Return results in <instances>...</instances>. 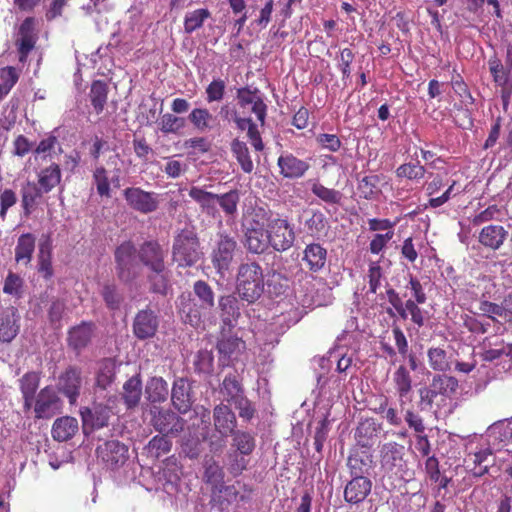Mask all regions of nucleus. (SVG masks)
Masks as SVG:
<instances>
[{"mask_svg": "<svg viewBox=\"0 0 512 512\" xmlns=\"http://www.w3.org/2000/svg\"><path fill=\"white\" fill-rule=\"evenodd\" d=\"M136 252L143 266L152 273L148 276L151 290L166 295L169 289V271L165 263L166 252L161 244L157 240H148Z\"/></svg>", "mask_w": 512, "mask_h": 512, "instance_id": "nucleus-1", "label": "nucleus"}, {"mask_svg": "<svg viewBox=\"0 0 512 512\" xmlns=\"http://www.w3.org/2000/svg\"><path fill=\"white\" fill-rule=\"evenodd\" d=\"M203 257L200 239L193 228H183L176 232L172 243V260L180 268H189Z\"/></svg>", "mask_w": 512, "mask_h": 512, "instance_id": "nucleus-2", "label": "nucleus"}, {"mask_svg": "<svg viewBox=\"0 0 512 512\" xmlns=\"http://www.w3.org/2000/svg\"><path fill=\"white\" fill-rule=\"evenodd\" d=\"M265 287L264 272L256 261L241 263L236 274V290L239 297L248 303L256 302Z\"/></svg>", "mask_w": 512, "mask_h": 512, "instance_id": "nucleus-3", "label": "nucleus"}, {"mask_svg": "<svg viewBox=\"0 0 512 512\" xmlns=\"http://www.w3.org/2000/svg\"><path fill=\"white\" fill-rule=\"evenodd\" d=\"M271 211L263 207L254 209V216L267 221L270 248L276 252H286L293 247L296 235L293 225L287 218H271Z\"/></svg>", "mask_w": 512, "mask_h": 512, "instance_id": "nucleus-4", "label": "nucleus"}, {"mask_svg": "<svg viewBox=\"0 0 512 512\" xmlns=\"http://www.w3.org/2000/svg\"><path fill=\"white\" fill-rule=\"evenodd\" d=\"M459 387L458 380L446 374L433 376L428 387L419 390L421 402L428 406L436 404L438 407L451 400Z\"/></svg>", "mask_w": 512, "mask_h": 512, "instance_id": "nucleus-5", "label": "nucleus"}, {"mask_svg": "<svg viewBox=\"0 0 512 512\" xmlns=\"http://www.w3.org/2000/svg\"><path fill=\"white\" fill-rule=\"evenodd\" d=\"M135 254L136 248L131 241H125L115 249L116 274L123 283H130L139 275Z\"/></svg>", "mask_w": 512, "mask_h": 512, "instance_id": "nucleus-6", "label": "nucleus"}, {"mask_svg": "<svg viewBox=\"0 0 512 512\" xmlns=\"http://www.w3.org/2000/svg\"><path fill=\"white\" fill-rule=\"evenodd\" d=\"M238 243L234 236L219 233L218 239L211 253L213 267L220 274L228 271L233 262Z\"/></svg>", "mask_w": 512, "mask_h": 512, "instance_id": "nucleus-7", "label": "nucleus"}, {"mask_svg": "<svg viewBox=\"0 0 512 512\" xmlns=\"http://www.w3.org/2000/svg\"><path fill=\"white\" fill-rule=\"evenodd\" d=\"M62 402L54 387L47 385L34 398L32 408L36 419H49L60 412Z\"/></svg>", "mask_w": 512, "mask_h": 512, "instance_id": "nucleus-8", "label": "nucleus"}, {"mask_svg": "<svg viewBox=\"0 0 512 512\" xmlns=\"http://www.w3.org/2000/svg\"><path fill=\"white\" fill-rule=\"evenodd\" d=\"M151 423L159 433L177 437L184 430L186 421L171 410L155 408Z\"/></svg>", "mask_w": 512, "mask_h": 512, "instance_id": "nucleus-9", "label": "nucleus"}, {"mask_svg": "<svg viewBox=\"0 0 512 512\" xmlns=\"http://www.w3.org/2000/svg\"><path fill=\"white\" fill-rule=\"evenodd\" d=\"M123 196L131 209L142 214L152 213L159 207L158 195L154 192L145 191L140 187L124 189Z\"/></svg>", "mask_w": 512, "mask_h": 512, "instance_id": "nucleus-10", "label": "nucleus"}, {"mask_svg": "<svg viewBox=\"0 0 512 512\" xmlns=\"http://www.w3.org/2000/svg\"><path fill=\"white\" fill-rule=\"evenodd\" d=\"M405 447L396 442H387L380 450L381 468L390 474L401 475L405 469Z\"/></svg>", "mask_w": 512, "mask_h": 512, "instance_id": "nucleus-11", "label": "nucleus"}, {"mask_svg": "<svg viewBox=\"0 0 512 512\" xmlns=\"http://www.w3.org/2000/svg\"><path fill=\"white\" fill-rule=\"evenodd\" d=\"M261 219L254 218L244 233V245L249 253L263 254L270 248L268 227L264 228Z\"/></svg>", "mask_w": 512, "mask_h": 512, "instance_id": "nucleus-12", "label": "nucleus"}, {"mask_svg": "<svg viewBox=\"0 0 512 512\" xmlns=\"http://www.w3.org/2000/svg\"><path fill=\"white\" fill-rule=\"evenodd\" d=\"M457 182L454 180L448 186V188L440 195L436 196L444 187L443 178L441 175L436 174L433 179L425 184V193L429 197V200L424 204V209L428 208H439L447 203L452 197L459 194L460 191H456Z\"/></svg>", "mask_w": 512, "mask_h": 512, "instance_id": "nucleus-13", "label": "nucleus"}, {"mask_svg": "<svg viewBox=\"0 0 512 512\" xmlns=\"http://www.w3.org/2000/svg\"><path fill=\"white\" fill-rule=\"evenodd\" d=\"M96 325L92 321H82L78 325L71 327L67 332V345L80 355L92 342L95 335Z\"/></svg>", "mask_w": 512, "mask_h": 512, "instance_id": "nucleus-14", "label": "nucleus"}, {"mask_svg": "<svg viewBox=\"0 0 512 512\" xmlns=\"http://www.w3.org/2000/svg\"><path fill=\"white\" fill-rule=\"evenodd\" d=\"M82 371L79 367L70 365L59 376L58 390L65 397L71 405H74L80 395L82 386Z\"/></svg>", "mask_w": 512, "mask_h": 512, "instance_id": "nucleus-15", "label": "nucleus"}, {"mask_svg": "<svg viewBox=\"0 0 512 512\" xmlns=\"http://www.w3.org/2000/svg\"><path fill=\"white\" fill-rule=\"evenodd\" d=\"M159 327L157 314L150 308L139 310L132 323L134 336L139 340L153 338Z\"/></svg>", "mask_w": 512, "mask_h": 512, "instance_id": "nucleus-16", "label": "nucleus"}, {"mask_svg": "<svg viewBox=\"0 0 512 512\" xmlns=\"http://www.w3.org/2000/svg\"><path fill=\"white\" fill-rule=\"evenodd\" d=\"M36 20L34 17H27L19 27V38L16 40L19 62L25 63L30 52L35 48L37 34L35 33Z\"/></svg>", "mask_w": 512, "mask_h": 512, "instance_id": "nucleus-17", "label": "nucleus"}, {"mask_svg": "<svg viewBox=\"0 0 512 512\" xmlns=\"http://www.w3.org/2000/svg\"><path fill=\"white\" fill-rule=\"evenodd\" d=\"M97 456L112 469L128 459V447L118 440H109L97 447Z\"/></svg>", "mask_w": 512, "mask_h": 512, "instance_id": "nucleus-18", "label": "nucleus"}, {"mask_svg": "<svg viewBox=\"0 0 512 512\" xmlns=\"http://www.w3.org/2000/svg\"><path fill=\"white\" fill-rule=\"evenodd\" d=\"M237 100L240 107L251 105V112L257 117L261 125L265 124L267 117V105L262 93L257 89L242 87L237 90Z\"/></svg>", "mask_w": 512, "mask_h": 512, "instance_id": "nucleus-19", "label": "nucleus"}, {"mask_svg": "<svg viewBox=\"0 0 512 512\" xmlns=\"http://www.w3.org/2000/svg\"><path fill=\"white\" fill-rule=\"evenodd\" d=\"M464 461L469 471L475 477H482L487 474L490 467L495 463L493 452L490 447L480 448L477 451L469 452Z\"/></svg>", "mask_w": 512, "mask_h": 512, "instance_id": "nucleus-20", "label": "nucleus"}, {"mask_svg": "<svg viewBox=\"0 0 512 512\" xmlns=\"http://www.w3.org/2000/svg\"><path fill=\"white\" fill-rule=\"evenodd\" d=\"M277 165L280 170V175L287 179H299L310 169L308 162L297 158L290 152L282 153L278 157Z\"/></svg>", "mask_w": 512, "mask_h": 512, "instance_id": "nucleus-21", "label": "nucleus"}, {"mask_svg": "<svg viewBox=\"0 0 512 512\" xmlns=\"http://www.w3.org/2000/svg\"><path fill=\"white\" fill-rule=\"evenodd\" d=\"M509 235L508 230L499 224H489L484 226L478 235V242L486 249L499 250Z\"/></svg>", "mask_w": 512, "mask_h": 512, "instance_id": "nucleus-22", "label": "nucleus"}, {"mask_svg": "<svg viewBox=\"0 0 512 512\" xmlns=\"http://www.w3.org/2000/svg\"><path fill=\"white\" fill-rule=\"evenodd\" d=\"M171 401L174 408L182 414L187 413L193 404L192 387L185 378H178L174 381L171 391Z\"/></svg>", "mask_w": 512, "mask_h": 512, "instance_id": "nucleus-23", "label": "nucleus"}, {"mask_svg": "<svg viewBox=\"0 0 512 512\" xmlns=\"http://www.w3.org/2000/svg\"><path fill=\"white\" fill-rule=\"evenodd\" d=\"M40 381L41 373L38 371H28L19 378L18 385L22 394L24 411L32 409Z\"/></svg>", "mask_w": 512, "mask_h": 512, "instance_id": "nucleus-24", "label": "nucleus"}, {"mask_svg": "<svg viewBox=\"0 0 512 512\" xmlns=\"http://www.w3.org/2000/svg\"><path fill=\"white\" fill-rule=\"evenodd\" d=\"M215 430L222 436H230L236 428L237 419L231 408L225 404H218L213 409Z\"/></svg>", "mask_w": 512, "mask_h": 512, "instance_id": "nucleus-25", "label": "nucleus"}, {"mask_svg": "<svg viewBox=\"0 0 512 512\" xmlns=\"http://www.w3.org/2000/svg\"><path fill=\"white\" fill-rule=\"evenodd\" d=\"M373 456L367 448L353 449L348 457L347 466L351 476L366 477L372 469Z\"/></svg>", "mask_w": 512, "mask_h": 512, "instance_id": "nucleus-26", "label": "nucleus"}, {"mask_svg": "<svg viewBox=\"0 0 512 512\" xmlns=\"http://www.w3.org/2000/svg\"><path fill=\"white\" fill-rule=\"evenodd\" d=\"M372 482L368 477L352 476L344 489V499L350 504L363 502L370 494Z\"/></svg>", "mask_w": 512, "mask_h": 512, "instance_id": "nucleus-27", "label": "nucleus"}, {"mask_svg": "<svg viewBox=\"0 0 512 512\" xmlns=\"http://www.w3.org/2000/svg\"><path fill=\"white\" fill-rule=\"evenodd\" d=\"M20 317L15 307H8L0 314V342L10 343L20 330Z\"/></svg>", "mask_w": 512, "mask_h": 512, "instance_id": "nucleus-28", "label": "nucleus"}, {"mask_svg": "<svg viewBox=\"0 0 512 512\" xmlns=\"http://www.w3.org/2000/svg\"><path fill=\"white\" fill-rule=\"evenodd\" d=\"M302 261L312 273L321 271L327 262V249L319 243L307 244L303 250Z\"/></svg>", "mask_w": 512, "mask_h": 512, "instance_id": "nucleus-29", "label": "nucleus"}, {"mask_svg": "<svg viewBox=\"0 0 512 512\" xmlns=\"http://www.w3.org/2000/svg\"><path fill=\"white\" fill-rule=\"evenodd\" d=\"M21 206L25 216H29L38 205L44 194H47L34 181L27 180L21 187Z\"/></svg>", "mask_w": 512, "mask_h": 512, "instance_id": "nucleus-30", "label": "nucleus"}, {"mask_svg": "<svg viewBox=\"0 0 512 512\" xmlns=\"http://www.w3.org/2000/svg\"><path fill=\"white\" fill-rule=\"evenodd\" d=\"M37 270L45 280H50L53 276L52 267V240L50 235L43 236L39 243L37 254Z\"/></svg>", "mask_w": 512, "mask_h": 512, "instance_id": "nucleus-31", "label": "nucleus"}, {"mask_svg": "<svg viewBox=\"0 0 512 512\" xmlns=\"http://www.w3.org/2000/svg\"><path fill=\"white\" fill-rule=\"evenodd\" d=\"M62 181V170L60 165L52 162L49 166L41 168L37 172V184L46 193L51 192L54 188L59 186Z\"/></svg>", "mask_w": 512, "mask_h": 512, "instance_id": "nucleus-32", "label": "nucleus"}, {"mask_svg": "<svg viewBox=\"0 0 512 512\" xmlns=\"http://www.w3.org/2000/svg\"><path fill=\"white\" fill-rule=\"evenodd\" d=\"M78 421L71 416L57 418L52 425V437L58 442L70 440L78 431Z\"/></svg>", "mask_w": 512, "mask_h": 512, "instance_id": "nucleus-33", "label": "nucleus"}, {"mask_svg": "<svg viewBox=\"0 0 512 512\" xmlns=\"http://www.w3.org/2000/svg\"><path fill=\"white\" fill-rule=\"evenodd\" d=\"M35 245L36 238L32 233L21 234L15 246L16 263L27 267L32 261Z\"/></svg>", "mask_w": 512, "mask_h": 512, "instance_id": "nucleus-34", "label": "nucleus"}, {"mask_svg": "<svg viewBox=\"0 0 512 512\" xmlns=\"http://www.w3.org/2000/svg\"><path fill=\"white\" fill-rule=\"evenodd\" d=\"M110 418V409L106 406H96L93 409H87L82 412L84 428L88 425L94 429H100L108 425Z\"/></svg>", "mask_w": 512, "mask_h": 512, "instance_id": "nucleus-35", "label": "nucleus"}, {"mask_svg": "<svg viewBox=\"0 0 512 512\" xmlns=\"http://www.w3.org/2000/svg\"><path fill=\"white\" fill-rule=\"evenodd\" d=\"M220 317L225 325L232 326L240 316L238 299L234 295L221 296L218 301Z\"/></svg>", "mask_w": 512, "mask_h": 512, "instance_id": "nucleus-36", "label": "nucleus"}, {"mask_svg": "<svg viewBox=\"0 0 512 512\" xmlns=\"http://www.w3.org/2000/svg\"><path fill=\"white\" fill-rule=\"evenodd\" d=\"M109 86L103 80H94L89 91V100L96 114H101L107 103Z\"/></svg>", "mask_w": 512, "mask_h": 512, "instance_id": "nucleus-37", "label": "nucleus"}, {"mask_svg": "<svg viewBox=\"0 0 512 512\" xmlns=\"http://www.w3.org/2000/svg\"><path fill=\"white\" fill-rule=\"evenodd\" d=\"M245 348V342L238 337H224L217 343V350L220 354V361L227 365L232 357H236L241 349Z\"/></svg>", "mask_w": 512, "mask_h": 512, "instance_id": "nucleus-38", "label": "nucleus"}, {"mask_svg": "<svg viewBox=\"0 0 512 512\" xmlns=\"http://www.w3.org/2000/svg\"><path fill=\"white\" fill-rule=\"evenodd\" d=\"M488 67L493 81L497 86L504 89L512 86L510 69L505 67L496 55H493L488 59Z\"/></svg>", "mask_w": 512, "mask_h": 512, "instance_id": "nucleus-39", "label": "nucleus"}, {"mask_svg": "<svg viewBox=\"0 0 512 512\" xmlns=\"http://www.w3.org/2000/svg\"><path fill=\"white\" fill-rule=\"evenodd\" d=\"M142 395V381L140 375H134L123 385L122 398L128 408L138 405Z\"/></svg>", "mask_w": 512, "mask_h": 512, "instance_id": "nucleus-40", "label": "nucleus"}, {"mask_svg": "<svg viewBox=\"0 0 512 512\" xmlns=\"http://www.w3.org/2000/svg\"><path fill=\"white\" fill-rule=\"evenodd\" d=\"M221 393L223 394L224 399L233 405L237 403L240 398L245 397L242 384L233 374H228L223 379Z\"/></svg>", "mask_w": 512, "mask_h": 512, "instance_id": "nucleus-41", "label": "nucleus"}, {"mask_svg": "<svg viewBox=\"0 0 512 512\" xmlns=\"http://www.w3.org/2000/svg\"><path fill=\"white\" fill-rule=\"evenodd\" d=\"M188 195L199 204L203 211L211 213L216 210L218 194L208 192L204 188L198 186H192L188 191Z\"/></svg>", "mask_w": 512, "mask_h": 512, "instance_id": "nucleus-42", "label": "nucleus"}, {"mask_svg": "<svg viewBox=\"0 0 512 512\" xmlns=\"http://www.w3.org/2000/svg\"><path fill=\"white\" fill-rule=\"evenodd\" d=\"M372 410L376 414L381 415L389 425L395 427L402 425V417L396 408L389 406V398L387 396L381 395L377 399V405Z\"/></svg>", "mask_w": 512, "mask_h": 512, "instance_id": "nucleus-43", "label": "nucleus"}, {"mask_svg": "<svg viewBox=\"0 0 512 512\" xmlns=\"http://www.w3.org/2000/svg\"><path fill=\"white\" fill-rule=\"evenodd\" d=\"M377 436L376 423L371 419L361 421L355 431V439L360 448H367L372 445Z\"/></svg>", "mask_w": 512, "mask_h": 512, "instance_id": "nucleus-44", "label": "nucleus"}, {"mask_svg": "<svg viewBox=\"0 0 512 512\" xmlns=\"http://www.w3.org/2000/svg\"><path fill=\"white\" fill-rule=\"evenodd\" d=\"M145 391L152 403L164 402L169 394L168 384L162 377H152L147 382Z\"/></svg>", "mask_w": 512, "mask_h": 512, "instance_id": "nucleus-45", "label": "nucleus"}, {"mask_svg": "<svg viewBox=\"0 0 512 512\" xmlns=\"http://www.w3.org/2000/svg\"><path fill=\"white\" fill-rule=\"evenodd\" d=\"M427 358L430 368L434 371L445 373L451 369L450 358L446 350L441 347L429 348Z\"/></svg>", "mask_w": 512, "mask_h": 512, "instance_id": "nucleus-46", "label": "nucleus"}, {"mask_svg": "<svg viewBox=\"0 0 512 512\" xmlns=\"http://www.w3.org/2000/svg\"><path fill=\"white\" fill-rule=\"evenodd\" d=\"M231 152L239 163L241 169L245 173H251L254 169V164L251 159L249 149L244 141L234 139L231 142Z\"/></svg>", "mask_w": 512, "mask_h": 512, "instance_id": "nucleus-47", "label": "nucleus"}, {"mask_svg": "<svg viewBox=\"0 0 512 512\" xmlns=\"http://www.w3.org/2000/svg\"><path fill=\"white\" fill-rule=\"evenodd\" d=\"M393 383L401 402L412 390V377L404 365H400L393 373Z\"/></svg>", "mask_w": 512, "mask_h": 512, "instance_id": "nucleus-48", "label": "nucleus"}, {"mask_svg": "<svg viewBox=\"0 0 512 512\" xmlns=\"http://www.w3.org/2000/svg\"><path fill=\"white\" fill-rule=\"evenodd\" d=\"M204 468V481L212 485V492L215 493L224 483V471L213 459L206 461Z\"/></svg>", "mask_w": 512, "mask_h": 512, "instance_id": "nucleus-49", "label": "nucleus"}, {"mask_svg": "<svg viewBox=\"0 0 512 512\" xmlns=\"http://www.w3.org/2000/svg\"><path fill=\"white\" fill-rule=\"evenodd\" d=\"M115 380V364L111 359H103L100 362L96 374V386L105 390Z\"/></svg>", "mask_w": 512, "mask_h": 512, "instance_id": "nucleus-50", "label": "nucleus"}, {"mask_svg": "<svg viewBox=\"0 0 512 512\" xmlns=\"http://www.w3.org/2000/svg\"><path fill=\"white\" fill-rule=\"evenodd\" d=\"M240 201V194L237 189L230 190L223 194H218L217 202L228 217H233L237 213L238 204Z\"/></svg>", "mask_w": 512, "mask_h": 512, "instance_id": "nucleus-51", "label": "nucleus"}, {"mask_svg": "<svg viewBox=\"0 0 512 512\" xmlns=\"http://www.w3.org/2000/svg\"><path fill=\"white\" fill-rule=\"evenodd\" d=\"M233 436V446L239 452V454L246 456L250 455L256 446L255 437L246 431H234Z\"/></svg>", "mask_w": 512, "mask_h": 512, "instance_id": "nucleus-52", "label": "nucleus"}, {"mask_svg": "<svg viewBox=\"0 0 512 512\" xmlns=\"http://www.w3.org/2000/svg\"><path fill=\"white\" fill-rule=\"evenodd\" d=\"M311 191L320 200L331 205L340 204L343 198V195L340 191L328 188L318 181L313 182L311 186Z\"/></svg>", "mask_w": 512, "mask_h": 512, "instance_id": "nucleus-53", "label": "nucleus"}, {"mask_svg": "<svg viewBox=\"0 0 512 512\" xmlns=\"http://www.w3.org/2000/svg\"><path fill=\"white\" fill-rule=\"evenodd\" d=\"M158 125L164 134H178L186 126V120L175 114L165 113L161 116Z\"/></svg>", "mask_w": 512, "mask_h": 512, "instance_id": "nucleus-54", "label": "nucleus"}, {"mask_svg": "<svg viewBox=\"0 0 512 512\" xmlns=\"http://www.w3.org/2000/svg\"><path fill=\"white\" fill-rule=\"evenodd\" d=\"M400 410L408 428L415 434L425 432L426 426L423 417L413 407L405 408L404 401L400 402Z\"/></svg>", "mask_w": 512, "mask_h": 512, "instance_id": "nucleus-55", "label": "nucleus"}, {"mask_svg": "<svg viewBox=\"0 0 512 512\" xmlns=\"http://www.w3.org/2000/svg\"><path fill=\"white\" fill-rule=\"evenodd\" d=\"M380 178L378 175L364 176L358 183V191L361 197L370 200L375 198L379 193Z\"/></svg>", "mask_w": 512, "mask_h": 512, "instance_id": "nucleus-56", "label": "nucleus"}, {"mask_svg": "<svg viewBox=\"0 0 512 512\" xmlns=\"http://www.w3.org/2000/svg\"><path fill=\"white\" fill-rule=\"evenodd\" d=\"M213 119V115L207 108H194L188 115V120L193 127L200 131H206L211 128L210 121Z\"/></svg>", "mask_w": 512, "mask_h": 512, "instance_id": "nucleus-57", "label": "nucleus"}, {"mask_svg": "<svg viewBox=\"0 0 512 512\" xmlns=\"http://www.w3.org/2000/svg\"><path fill=\"white\" fill-rule=\"evenodd\" d=\"M101 296L109 310H118L123 302V296L119 293L114 283H106L101 290Z\"/></svg>", "mask_w": 512, "mask_h": 512, "instance_id": "nucleus-58", "label": "nucleus"}, {"mask_svg": "<svg viewBox=\"0 0 512 512\" xmlns=\"http://www.w3.org/2000/svg\"><path fill=\"white\" fill-rule=\"evenodd\" d=\"M211 16V13L206 8L196 9L187 13L184 19V29L187 33H192L202 27L204 21Z\"/></svg>", "mask_w": 512, "mask_h": 512, "instance_id": "nucleus-59", "label": "nucleus"}, {"mask_svg": "<svg viewBox=\"0 0 512 512\" xmlns=\"http://www.w3.org/2000/svg\"><path fill=\"white\" fill-rule=\"evenodd\" d=\"M426 169L419 162L404 163L396 169V175L400 178L419 181L424 178Z\"/></svg>", "mask_w": 512, "mask_h": 512, "instance_id": "nucleus-60", "label": "nucleus"}, {"mask_svg": "<svg viewBox=\"0 0 512 512\" xmlns=\"http://www.w3.org/2000/svg\"><path fill=\"white\" fill-rule=\"evenodd\" d=\"M193 291L201 302V307L211 309L214 306V292L209 284L203 280H198L193 285Z\"/></svg>", "mask_w": 512, "mask_h": 512, "instance_id": "nucleus-61", "label": "nucleus"}, {"mask_svg": "<svg viewBox=\"0 0 512 512\" xmlns=\"http://www.w3.org/2000/svg\"><path fill=\"white\" fill-rule=\"evenodd\" d=\"M93 181L96 185L97 193L100 196L110 197L111 189L108 179L107 169L103 165H98L93 171Z\"/></svg>", "mask_w": 512, "mask_h": 512, "instance_id": "nucleus-62", "label": "nucleus"}, {"mask_svg": "<svg viewBox=\"0 0 512 512\" xmlns=\"http://www.w3.org/2000/svg\"><path fill=\"white\" fill-rule=\"evenodd\" d=\"M214 356L212 351L200 350L194 359V369L198 373L210 374L213 371Z\"/></svg>", "mask_w": 512, "mask_h": 512, "instance_id": "nucleus-63", "label": "nucleus"}, {"mask_svg": "<svg viewBox=\"0 0 512 512\" xmlns=\"http://www.w3.org/2000/svg\"><path fill=\"white\" fill-rule=\"evenodd\" d=\"M226 83L223 79H213L206 87V100L208 103L219 102L224 98Z\"/></svg>", "mask_w": 512, "mask_h": 512, "instance_id": "nucleus-64", "label": "nucleus"}]
</instances>
